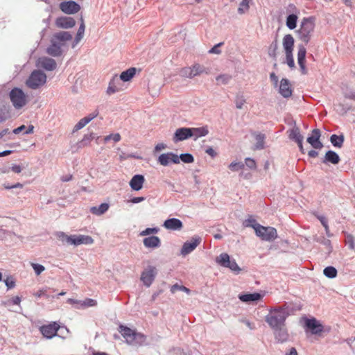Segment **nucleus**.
Wrapping results in <instances>:
<instances>
[{
  "instance_id": "obj_1",
  "label": "nucleus",
  "mask_w": 355,
  "mask_h": 355,
  "mask_svg": "<svg viewBox=\"0 0 355 355\" xmlns=\"http://www.w3.org/2000/svg\"><path fill=\"white\" fill-rule=\"evenodd\" d=\"M315 18L314 17H304L302 19L300 28L297 33L299 39L307 44L312 36L315 29Z\"/></svg>"
},
{
  "instance_id": "obj_2",
  "label": "nucleus",
  "mask_w": 355,
  "mask_h": 355,
  "mask_svg": "<svg viewBox=\"0 0 355 355\" xmlns=\"http://www.w3.org/2000/svg\"><path fill=\"white\" fill-rule=\"evenodd\" d=\"M285 320V312L282 309H274L270 311L266 316V322L272 329L284 326Z\"/></svg>"
},
{
  "instance_id": "obj_3",
  "label": "nucleus",
  "mask_w": 355,
  "mask_h": 355,
  "mask_svg": "<svg viewBox=\"0 0 355 355\" xmlns=\"http://www.w3.org/2000/svg\"><path fill=\"white\" fill-rule=\"evenodd\" d=\"M119 332L125 339L126 342L131 345L136 344L144 339L143 334L137 333L135 330L123 325L119 326Z\"/></svg>"
},
{
  "instance_id": "obj_4",
  "label": "nucleus",
  "mask_w": 355,
  "mask_h": 355,
  "mask_svg": "<svg viewBox=\"0 0 355 355\" xmlns=\"http://www.w3.org/2000/svg\"><path fill=\"white\" fill-rule=\"evenodd\" d=\"M10 98L16 109H20L27 103V96L21 89L17 87L10 91Z\"/></svg>"
},
{
  "instance_id": "obj_5",
  "label": "nucleus",
  "mask_w": 355,
  "mask_h": 355,
  "mask_svg": "<svg viewBox=\"0 0 355 355\" xmlns=\"http://www.w3.org/2000/svg\"><path fill=\"white\" fill-rule=\"evenodd\" d=\"M46 76L41 71L35 70L32 72L26 81V85L31 89H37L46 83Z\"/></svg>"
},
{
  "instance_id": "obj_6",
  "label": "nucleus",
  "mask_w": 355,
  "mask_h": 355,
  "mask_svg": "<svg viewBox=\"0 0 355 355\" xmlns=\"http://www.w3.org/2000/svg\"><path fill=\"white\" fill-rule=\"evenodd\" d=\"M216 261L221 266L228 268L232 271L239 273L241 268L234 259H231L227 253H222L216 257Z\"/></svg>"
},
{
  "instance_id": "obj_7",
  "label": "nucleus",
  "mask_w": 355,
  "mask_h": 355,
  "mask_svg": "<svg viewBox=\"0 0 355 355\" xmlns=\"http://www.w3.org/2000/svg\"><path fill=\"white\" fill-rule=\"evenodd\" d=\"M255 234L264 241H273L277 237V232L275 228L272 227L257 226Z\"/></svg>"
},
{
  "instance_id": "obj_8",
  "label": "nucleus",
  "mask_w": 355,
  "mask_h": 355,
  "mask_svg": "<svg viewBox=\"0 0 355 355\" xmlns=\"http://www.w3.org/2000/svg\"><path fill=\"white\" fill-rule=\"evenodd\" d=\"M59 329L60 325L57 322H53L48 324L41 326L40 331L45 338L51 339L57 335Z\"/></svg>"
},
{
  "instance_id": "obj_9",
  "label": "nucleus",
  "mask_w": 355,
  "mask_h": 355,
  "mask_svg": "<svg viewBox=\"0 0 355 355\" xmlns=\"http://www.w3.org/2000/svg\"><path fill=\"white\" fill-rule=\"evenodd\" d=\"M157 275V269L154 266H148L141 275V280L145 286L149 287L153 282Z\"/></svg>"
},
{
  "instance_id": "obj_10",
  "label": "nucleus",
  "mask_w": 355,
  "mask_h": 355,
  "mask_svg": "<svg viewBox=\"0 0 355 355\" xmlns=\"http://www.w3.org/2000/svg\"><path fill=\"white\" fill-rule=\"evenodd\" d=\"M157 162L163 166H166L171 163L179 164V156L172 152L162 153L158 157Z\"/></svg>"
},
{
  "instance_id": "obj_11",
  "label": "nucleus",
  "mask_w": 355,
  "mask_h": 355,
  "mask_svg": "<svg viewBox=\"0 0 355 355\" xmlns=\"http://www.w3.org/2000/svg\"><path fill=\"white\" fill-rule=\"evenodd\" d=\"M320 130L319 129H313L306 141L313 148L321 149L323 147V144L320 139Z\"/></svg>"
},
{
  "instance_id": "obj_12",
  "label": "nucleus",
  "mask_w": 355,
  "mask_h": 355,
  "mask_svg": "<svg viewBox=\"0 0 355 355\" xmlns=\"http://www.w3.org/2000/svg\"><path fill=\"white\" fill-rule=\"evenodd\" d=\"M60 10L66 14H74L80 10V6L73 1H63L60 4Z\"/></svg>"
},
{
  "instance_id": "obj_13",
  "label": "nucleus",
  "mask_w": 355,
  "mask_h": 355,
  "mask_svg": "<svg viewBox=\"0 0 355 355\" xmlns=\"http://www.w3.org/2000/svg\"><path fill=\"white\" fill-rule=\"evenodd\" d=\"M201 242L200 237H193L190 241L185 242L182 248L181 254L187 255L191 252Z\"/></svg>"
},
{
  "instance_id": "obj_14",
  "label": "nucleus",
  "mask_w": 355,
  "mask_h": 355,
  "mask_svg": "<svg viewBox=\"0 0 355 355\" xmlns=\"http://www.w3.org/2000/svg\"><path fill=\"white\" fill-rule=\"evenodd\" d=\"M191 137V128H178L173 135V141L174 143L187 139Z\"/></svg>"
},
{
  "instance_id": "obj_15",
  "label": "nucleus",
  "mask_w": 355,
  "mask_h": 355,
  "mask_svg": "<svg viewBox=\"0 0 355 355\" xmlns=\"http://www.w3.org/2000/svg\"><path fill=\"white\" fill-rule=\"evenodd\" d=\"M306 54V48L302 45H300L298 46V52H297V62H298V64L300 65L301 72L304 75L307 73V69H306V67L305 65Z\"/></svg>"
},
{
  "instance_id": "obj_16",
  "label": "nucleus",
  "mask_w": 355,
  "mask_h": 355,
  "mask_svg": "<svg viewBox=\"0 0 355 355\" xmlns=\"http://www.w3.org/2000/svg\"><path fill=\"white\" fill-rule=\"evenodd\" d=\"M305 324L313 334H318L323 331L322 325L315 318L306 319Z\"/></svg>"
},
{
  "instance_id": "obj_17",
  "label": "nucleus",
  "mask_w": 355,
  "mask_h": 355,
  "mask_svg": "<svg viewBox=\"0 0 355 355\" xmlns=\"http://www.w3.org/2000/svg\"><path fill=\"white\" fill-rule=\"evenodd\" d=\"M98 115L97 110L89 114L88 116L81 119L73 127V132H75L83 128H84L87 123H89L92 119L96 118Z\"/></svg>"
},
{
  "instance_id": "obj_18",
  "label": "nucleus",
  "mask_w": 355,
  "mask_h": 355,
  "mask_svg": "<svg viewBox=\"0 0 355 355\" xmlns=\"http://www.w3.org/2000/svg\"><path fill=\"white\" fill-rule=\"evenodd\" d=\"M289 7L293 8V10L295 12V14L289 15L286 17V24L289 29L293 30L297 26V21L298 19L297 14L299 13L300 12L293 4H291Z\"/></svg>"
},
{
  "instance_id": "obj_19",
  "label": "nucleus",
  "mask_w": 355,
  "mask_h": 355,
  "mask_svg": "<svg viewBox=\"0 0 355 355\" xmlns=\"http://www.w3.org/2000/svg\"><path fill=\"white\" fill-rule=\"evenodd\" d=\"M37 65L48 71H53L56 68L55 61L52 58L46 57L39 58Z\"/></svg>"
},
{
  "instance_id": "obj_20",
  "label": "nucleus",
  "mask_w": 355,
  "mask_h": 355,
  "mask_svg": "<svg viewBox=\"0 0 355 355\" xmlns=\"http://www.w3.org/2000/svg\"><path fill=\"white\" fill-rule=\"evenodd\" d=\"M55 24L59 28H69L75 26V20L70 17H61L56 19Z\"/></svg>"
},
{
  "instance_id": "obj_21",
  "label": "nucleus",
  "mask_w": 355,
  "mask_h": 355,
  "mask_svg": "<svg viewBox=\"0 0 355 355\" xmlns=\"http://www.w3.org/2000/svg\"><path fill=\"white\" fill-rule=\"evenodd\" d=\"M94 239L89 236L85 235H72L71 245H79L80 244H92Z\"/></svg>"
},
{
  "instance_id": "obj_22",
  "label": "nucleus",
  "mask_w": 355,
  "mask_h": 355,
  "mask_svg": "<svg viewBox=\"0 0 355 355\" xmlns=\"http://www.w3.org/2000/svg\"><path fill=\"white\" fill-rule=\"evenodd\" d=\"M294 38L291 34H287L284 36L282 45L285 51V53H293L294 49Z\"/></svg>"
},
{
  "instance_id": "obj_23",
  "label": "nucleus",
  "mask_w": 355,
  "mask_h": 355,
  "mask_svg": "<svg viewBox=\"0 0 355 355\" xmlns=\"http://www.w3.org/2000/svg\"><path fill=\"white\" fill-rule=\"evenodd\" d=\"M263 295L258 293H245L239 295V299L245 303H250L252 302H258L261 300Z\"/></svg>"
},
{
  "instance_id": "obj_24",
  "label": "nucleus",
  "mask_w": 355,
  "mask_h": 355,
  "mask_svg": "<svg viewBox=\"0 0 355 355\" xmlns=\"http://www.w3.org/2000/svg\"><path fill=\"white\" fill-rule=\"evenodd\" d=\"M273 330L275 331V338L278 342L284 343L288 340L289 334L285 325Z\"/></svg>"
},
{
  "instance_id": "obj_25",
  "label": "nucleus",
  "mask_w": 355,
  "mask_h": 355,
  "mask_svg": "<svg viewBox=\"0 0 355 355\" xmlns=\"http://www.w3.org/2000/svg\"><path fill=\"white\" fill-rule=\"evenodd\" d=\"M165 228L171 230H179L182 227V223L178 218H170L166 220L164 223Z\"/></svg>"
},
{
  "instance_id": "obj_26",
  "label": "nucleus",
  "mask_w": 355,
  "mask_h": 355,
  "mask_svg": "<svg viewBox=\"0 0 355 355\" xmlns=\"http://www.w3.org/2000/svg\"><path fill=\"white\" fill-rule=\"evenodd\" d=\"M279 93L285 98H288L292 95V89L290 83L287 79L283 78L281 80Z\"/></svg>"
},
{
  "instance_id": "obj_27",
  "label": "nucleus",
  "mask_w": 355,
  "mask_h": 355,
  "mask_svg": "<svg viewBox=\"0 0 355 355\" xmlns=\"http://www.w3.org/2000/svg\"><path fill=\"white\" fill-rule=\"evenodd\" d=\"M144 178L141 175H135L130 181V186L133 190L139 191L142 188Z\"/></svg>"
},
{
  "instance_id": "obj_28",
  "label": "nucleus",
  "mask_w": 355,
  "mask_h": 355,
  "mask_svg": "<svg viewBox=\"0 0 355 355\" xmlns=\"http://www.w3.org/2000/svg\"><path fill=\"white\" fill-rule=\"evenodd\" d=\"M145 247L148 248H155L159 247L161 241L158 236H152L146 237L143 241Z\"/></svg>"
},
{
  "instance_id": "obj_29",
  "label": "nucleus",
  "mask_w": 355,
  "mask_h": 355,
  "mask_svg": "<svg viewBox=\"0 0 355 355\" xmlns=\"http://www.w3.org/2000/svg\"><path fill=\"white\" fill-rule=\"evenodd\" d=\"M191 128V137H193L194 140L198 139L199 137L206 136L209 133L207 127L200 128Z\"/></svg>"
},
{
  "instance_id": "obj_30",
  "label": "nucleus",
  "mask_w": 355,
  "mask_h": 355,
  "mask_svg": "<svg viewBox=\"0 0 355 355\" xmlns=\"http://www.w3.org/2000/svg\"><path fill=\"white\" fill-rule=\"evenodd\" d=\"M51 45L47 49L46 52L52 56H59L62 53L61 45L56 43L53 39Z\"/></svg>"
},
{
  "instance_id": "obj_31",
  "label": "nucleus",
  "mask_w": 355,
  "mask_h": 355,
  "mask_svg": "<svg viewBox=\"0 0 355 355\" xmlns=\"http://www.w3.org/2000/svg\"><path fill=\"white\" fill-rule=\"evenodd\" d=\"M323 162L324 163L330 162L333 164H337L340 162V157L334 151L329 150L326 153L324 160Z\"/></svg>"
},
{
  "instance_id": "obj_32",
  "label": "nucleus",
  "mask_w": 355,
  "mask_h": 355,
  "mask_svg": "<svg viewBox=\"0 0 355 355\" xmlns=\"http://www.w3.org/2000/svg\"><path fill=\"white\" fill-rule=\"evenodd\" d=\"M136 73V68L131 67L123 71L120 75V79L124 82L130 80Z\"/></svg>"
},
{
  "instance_id": "obj_33",
  "label": "nucleus",
  "mask_w": 355,
  "mask_h": 355,
  "mask_svg": "<svg viewBox=\"0 0 355 355\" xmlns=\"http://www.w3.org/2000/svg\"><path fill=\"white\" fill-rule=\"evenodd\" d=\"M109 207L110 206L107 203L104 202L100 205L98 207H92L90 208V212L93 214L100 216L107 211Z\"/></svg>"
},
{
  "instance_id": "obj_34",
  "label": "nucleus",
  "mask_w": 355,
  "mask_h": 355,
  "mask_svg": "<svg viewBox=\"0 0 355 355\" xmlns=\"http://www.w3.org/2000/svg\"><path fill=\"white\" fill-rule=\"evenodd\" d=\"M289 138L295 142L303 141V136L301 135L299 128L293 127L289 133Z\"/></svg>"
},
{
  "instance_id": "obj_35",
  "label": "nucleus",
  "mask_w": 355,
  "mask_h": 355,
  "mask_svg": "<svg viewBox=\"0 0 355 355\" xmlns=\"http://www.w3.org/2000/svg\"><path fill=\"white\" fill-rule=\"evenodd\" d=\"M191 67V74H192V78H194L196 76H199L203 73H207V72L205 71V68L199 64H194Z\"/></svg>"
},
{
  "instance_id": "obj_36",
  "label": "nucleus",
  "mask_w": 355,
  "mask_h": 355,
  "mask_svg": "<svg viewBox=\"0 0 355 355\" xmlns=\"http://www.w3.org/2000/svg\"><path fill=\"white\" fill-rule=\"evenodd\" d=\"M330 141L334 146L341 148L344 142V136L332 135L330 137Z\"/></svg>"
},
{
  "instance_id": "obj_37",
  "label": "nucleus",
  "mask_w": 355,
  "mask_h": 355,
  "mask_svg": "<svg viewBox=\"0 0 355 355\" xmlns=\"http://www.w3.org/2000/svg\"><path fill=\"white\" fill-rule=\"evenodd\" d=\"M278 50V42L277 40H275L268 46V53L269 56L273 59H275L277 54Z\"/></svg>"
},
{
  "instance_id": "obj_38",
  "label": "nucleus",
  "mask_w": 355,
  "mask_h": 355,
  "mask_svg": "<svg viewBox=\"0 0 355 355\" xmlns=\"http://www.w3.org/2000/svg\"><path fill=\"white\" fill-rule=\"evenodd\" d=\"M71 35L67 32H60L53 35V40L55 41L65 42L71 40Z\"/></svg>"
},
{
  "instance_id": "obj_39",
  "label": "nucleus",
  "mask_w": 355,
  "mask_h": 355,
  "mask_svg": "<svg viewBox=\"0 0 355 355\" xmlns=\"http://www.w3.org/2000/svg\"><path fill=\"white\" fill-rule=\"evenodd\" d=\"M252 0H242L238 8V12L240 15L247 12L250 9V3Z\"/></svg>"
},
{
  "instance_id": "obj_40",
  "label": "nucleus",
  "mask_w": 355,
  "mask_h": 355,
  "mask_svg": "<svg viewBox=\"0 0 355 355\" xmlns=\"http://www.w3.org/2000/svg\"><path fill=\"white\" fill-rule=\"evenodd\" d=\"M80 21H81V24H80V27H79V28L78 30V32H77V34H76V39H75L76 43L79 42L82 40V38L83 37L84 32H85V28L84 19H83V18L82 17L80 18Z\"/></svg>"
},
{
  "instance_id": "obj_41",
  "label": "nucleus",
  "mask_w": 355,
  "mask_h": 355,
  "mask_svg": "<svg viewBox=\"0 0 355 355\" xmlns=\"http://www.w3.org/2000/svg\"><path fill=\"white\" fill-rule=\"evenodd\" d=\"M243 225L244 227H252L254 230V231L257 229V226L261 225L252 216H250L248 219L245 220L243 223Z\"/></svg>"
},
{
  "instance_id": "obj_42",
  "label": "nucleus",
  "mask_w": 355,
  "mask_h": 355,
  "mask_svg": "<svg viewBox=\"0 0 355 355\" xmlns=\"http://www.w3.org/2000/svg\"><path fill=\"white\" fill-rule=\"evenodd\" d=\"M324 275L328 278H334L337 276V270L333 266L326 267L323 270Z\"/></svg>"
},
{
  "instance_id": "obj_43",
  "label": "nucleus",
  "mask_w": 355,
  "mask_h": 355,
  "mask_svg": "<svg viewBox=\"0 0 355 355\" xmlns=\"http://www.w3.org/2000/svg\"><path fill=\"white\" fill-rule=\"evenodd\" d=\"M255 139H256V144H255V148L256 149H262L264 147V139H265V136L263 134H257L255 137Z\"/></svg>"
},
{
  "instance_id": "obj_44",
  "label": "nucleus",
  "mask_w": 355,
  "mask_h": 355,
  "mask_svg": "<svg viewBox=\"0 0 355 355\" xmlns=\"http://www.w3.org/2000/svg\"><path fill=\"white\" fill-rule=\"evenodd\" d=\"M57 236L62 242H65L67 244H71L72 235L68 236L62 232H59L57 233Z\"/></svg>"
},
{
  "instance_id": "obj_45",
  "label": "nucleus",
  "mask_w": 355,
  "mask_h": 355,
  "mask_svg": "<svg viewBox=\"0 0 355 355\" xmlns=\"http://www.w3.org/2000/svg\"><path fill=\"white\" fill-rule=\"evenodd\" d=\"M178 291H184V292L187 293V294L190 293V290L188 288L185 287L184 286L175 284L171 286V292L172 293H175Z\"/></svg>"
},
{
  "instance_id": "obj_46",
  "label": "nucleus",
  "mask_w": 355,
  "mask_h": 355,
  "mask_svg": "<svg viewBox=\"0 0 355 355\" xmlns=\"http://www.w3.org/2000/svg\"><path fill=\"white\" fill-rule=\"evenodd\" d=\"M116 80L118 81L119 79L114 78L112 80V81L110 83L109 86L107 87V94H114V93L119 91L120 88L118 87L117 86L114 85V82Z\"/></svg>"
},
{
  "instance_id": "obj_47",
  "label": "nucleus",
  "mask_w": 355,
  "mask_h": 355,
  "mask_svg": "<svg viewBox=\"0 0 355 355\" xmlns=\"http://www.w3.org/2000/svg\"><path fill=\"white\" fill-rule=\"evenodd\" d=\"M180 160L182 161L184 163L190 164L193 162L194 159L192 155L189 153H185V154H181L179 156V163L180 162Z\"/></svg>"
},
{
  "instance_id": "obj_48",
  "label": "nucleus",
  "mask_w": 355,
  "mask_h": 355,
  "mask_svg": "<svg viewBox=\"0 0 355 355\" xmlns=\"http://www.w3.org/2000/svg\"><path fill=\"white\" fill-rule=\"evenodd\" d=\"M345 241V244L348 245L350 249L354 250L355 248L354 239L352 235L347 234Z\"/></svg>"
},
{
  "instance_id": "obj_49",
  "label": "nucleus",
  "mask_w": 355,
  "mask_h": 355,
  "mask_svg": "<svg viewBox=\"0 0 355 355\" xmlns=\"http://www.w3.org/2000/svg\"><path fill=\"white\" fill-rule=\"evenodd\" d=\"M110 139H113L115 142H118L121 140V135L119 133L110 134L104 137L103 140L106 143Z\"/></svg>"
},
{
  "instance_id": "obj_50",
  "label": "nucleus",
  "mask_w": 355,
  "mask_h": 355,
  "mask_svg": "<svg viewBox=\"0 0 355 355\" xmlns=\"http://www.w3.org/2000/svg\"><path fill=\"white\" fill-rule=\"evenodd\" d=\"M286 54V60L288 66L291 69H294L295 67V62L293 56V53H285Z\"/></svg>"
},
{
  "instance_id": "obj_51",
  "label": "nucleus",
  "mask_w": 355,
  "mask_h": 355,
  "mask_svg": "<svg viewBox=\"0 0 355 355\" xmlns=\"http://www.w3.org/2000/svg\"><path fill=\"white\" fill-rule=\"evenodd\" d=\"M317 218L320 221L322 225L325 229L326 234L328 235L329 232V225L327 223V220L324 216H320V215H315Z\"/></svg>"
},
{
  "instance_id": "obj_52",
  "label": "nucleus",
  "mask_w": 355,
  "mask_h": 355,
  "mask_svg": "<svg viewBox=\"0 0 355 355\" xmlns=\"http://www.w3.org/2000/svg\"><path fill=\"white\" fill-rule=\"evenodd\" d=\"M180 74L184 78H192L191 67H184L181 69Z\"/></svg>"
},
{
  "instance_id": "obj_53",
  "label": "nucleus",
  "mask_w": 355,
  "mask_h": 355,
  "mask_svg": "<svg viewBox=\"0 0 355 355\" xmlns=\"http://www.w3.org/2000/svg\"><path fill=\"white\" fill-rule=\"evenodd\" d=\"M31 265L34 269L37 275H40L45 270V268L42 265L35 263H31Z\"/></svg>"
},
{
  "instance_id": "obj_54",
  "label": "nucleus",
  "mask_w": 355,
  "mask_h": 355,
  "mask_svg": "<svg viewBox=\"0 0 355 355\" xmlns=\"http://www.w3.org/2000/svg\"><path fill=\"white\" fill-rule=\"evenodd\" d=\"M158 232L157 228H146V230L141 231L139 234L140 236H146L150 234H156Z\"/></svg>"
},
{
  "instance_id": "obj_55",
  "label": "nucleus",
  "mask_w": 355,
  "mask_h": 355,
  "mask_svg": "<svg viewBox=\"0 0 355 355\" xmlns=\"http://www.w3.org/2000/svg\"><path fill=\"white\" fill-rule=\"evenodd\" d=\"M244 166L243 164L239 162H232L229 165V168L232 171H239V169L243 168Z\"/></svg>"
},
{
  "instance_id": "obj_56",
  "label": "nucleus",
  "mask_w": 355,
  "mask_h": 355,
  "mask_svg": "<svg viewBox=\"0 0 355 355\" xmlns=\"http://www.w3.org/2000/svg\"><path fill=\"white\" fill-rule=\"evenodd\" d=\"M231 79V76L228 75H220L216 78V80L218 83H220L222 84H227L230 80Z\"/></svg>"
},
{
  "instance_id": "obj_57",
  "label": "nucleus",
  "mask_w": 355,
  "mask_h": 355,
  "mask_svg": "<svg viewBox=\"0 0 355 355\" xmlns=\"http://www.w3.org/2000/svg\"><path fill=\"white\" fill-rule=\"evenodd\" d=\"M97 304V302L96 300L90 298H87L85 300H84L81 305L84 306H94Z\"/></svg>"
},
{
  "instance_id": "obj_58",
  "label": "nucleus",
  "mask_w": 355,
  "mask_h": 355,
  "mask_svg": "<svg viewBox=\"0 0 355 355\" xmlns=\"http://www.w3.org/2000/svg\"><path fill=\"white\" fill-rule=\"evenodd\" d=\"M245 103V100L243 96L237 97L235 101L236 108L241 109Z\"/></svg>"
},
{
  "instance_id": "obj_59",
  "label": "nucleus",
  "mask_w": 355,
  "mask_h": 355,
  "mask_svg": "<svg viewBox=\"0 0 355 355\" xmlns=\"http://www.w3.org/2000/svg\"><path fill=\"white\" fill-rule=\"evenodd\" d=\"M5 284L8 288H12L15 286V282L11 277L6 278V279L5 280Z\"/></svg>"
},
{
  "instance_id": "obj_60",
  "label": "nucleus",
  "mask_w": 355,
  "mask_h": 355,
  "mask_svg": "<svg viewBox=\"0 0 355 355\" xmlns=\"http://www.w3.org/2000/svg\"><path fill=\"white\" fill-rule=\"evenodd\" d=\"M245 162L250 168H256V162L253 159L246 158Z\"/></svg>"
},
{
  "instance_id": "obj_61",
  "label": "nucleus",
  "mask_w": 355,
  "mask_h": 355,
  "mask_svg": "<svg viewBox=\"0 0 355 355\" xmlns=\"http://www.w3.org/2000/svg\"><path fill=\"white\" fill-rule=\"evenodd\" d=\"M223 45V43H218V44L215 45L214 47H212L209 51V53H215V54H220L221 51L219 49V47Z\"/></svg>"
},
{
  "instance_id": "obj_62",
  "label": "nucleus",
  "mask_w": 355,
  "mask_h": 355,
  "mask_svg": "<svg viewBox=\"0 0 355 355\" xmlns=\"http://www.w3.org/2000/svg\"><path fill=\"white\" fill-rule=\"evenodd\" d=\"M128 158H136V159H141V157L139 156H136V155H125L124 153H122L121 155H119V160L120 161H123Z\"/></svg>"
},
{
  "instance_id": "obj_63",
  "label": "nucleus",
  "mask_w": 355,
  "mask_h": 355,
  "mask_svg": "<svg viewBox=\"0 0 355 355\" xmlns=\"http://www.w3.org/2000/svg\"><path fill=\"white\" fill-rule=\"evenodd\" d=\"M166 148V146L163 143H159L157 144L154 148V153L159 152Z\"/></svg>"
},
{
  "instance_id": "obj_64",
  "label": "nucleus",
  "mask_w": 355,
  "mask_h": 355,
  "mask_svg": "<svg viewBox=\"0 0 355 355\" xmlns=\"http://www.w3.org/2000/svg\"><path fill=\"white\" fill-rule=\"evenodd\" d=\"M206 153H207L209 155H210L212 157H214L216 156V151L212 148H211V147L208 148L206 150Z\"/></svg>"
}]
</instances>
